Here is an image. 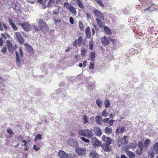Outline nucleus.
I'll list each match as a JSON object with an SVG mask.
<instances>
[{"label":"nucleus","instance_id":"680f3d73","mask_svg":"<svg viewBox=\"0 0 158 158\" xmlns=\"http://www.w3.org/2000/svg\"><path fill=\"white\" fill-rule=\"evenodd\" d=\"M6 36H7V37H6L7 38L9 39L8 40L10 41V42L12 41V38L11 37V36L9 34H7V33H6Z\"/></svg>","mask_w":158,"mask_h":158},{"label":"nucleus","instance_id":"9b49d317","mask_svg":"<svg viewBox=\"0 0 158 158\" xmlns=\"http://www.w3.org/2000/svg\"><path fill=\"white\" fill-rule=\"evenodd\" d=\"M68 143L72 146L76 147L78 146L77 142L71 138L69 139L67 141Z\"/></svg>","mask_w":158,"mask_h":158},{"label":"nucleus","instance_id":"de8ad7c7","mask_svg":"<svg viewBox=\"0 0 158 158\" xmlns=\"http://www.w3.org/2000/svg\"><path fill=\"white\" fill-rule=\"evenodd\" d=\"M95 1L96 2L98 3L102 7H103L104 6V4L102 2L101 0H95Z\"/></svg>","mask_w":158,"mask_h":158},{"label":"nucleus","instance_id":"7ed1b4c3","mask_svg":"<svg viewBox=\"0 0 158 158\" xmlns=\"http://www.w3.org/2000/svg\"><path fill=\"white\" fill-rule=\"evenodd\" d=\"M127 136H124L123 139H119L117 141V144L118 147L121 146L126 145L128 142V140H127Z\"/></svg>","mask_w":158,"mask_h":158},{"label":"nucleus","instance_id":"052dcab7","mask_svg":"<svg viewBox=\"0 0 158 158\" xmlns=\"http://www.w3.org/2000/svg\"><path fill=\"white\" fill-rule=\"evenodd\" d=\"M33 148L35 150V151L36 152L38 151L40 149V148L36 147V146L35 145H33Z\"/></svg>","mask_w":158,"mask_h":158},{"label":"nucleus","instance_id":"774afa93","mask_svg":"<svg viewBox=\"0 0 158 158\" xmlns=\"http://www.w3.org/2000/svg\"><path fill=\"white\" fill-rule=\"evenodd\" d=\"M2 25H3L4 27L6 30H7L8 29V27L5 23L3 22L2 23Z\"/></svg>","mask_w":158,"mask_h":158},{"label":"nucleus","instance_id":"f8f14e48","mask_svg":"<svg viewBox=\"0 0 158 158\" xmlns=\"http://www.w3.org/2000/svg\"><path fill=\"white\" fill-rule=\"evenodd\" d=\"M92 143L94 146L99 147L101 144V143L96 137H93L91 139Z\"/></svg>","mask_w":158,"mask_h":158},{"label":"nucleus","instance_id":"a18cd8bd","mask_svg":"<svg viewBox=\"0 0 158 158\" xmlns=\"http://www.w3.org/2000/svg\"><path fill=\"white\" fill-rule=\"evenodd\" d=\"M6 132L10 135H12L14 134L13 131L10 128H8Z\"/></svg>","mask_w":158,"mask_h":158},{"label":"nucleus","instance_id":"ea45409f","mask_svg":"<svg viewBox=\"0 0 158 158\" xmlns=\"http://www.w3.org/2000/svg\"><path fill=\"white\" fill-rule=\"evenodd\" d=\"M104 104L105 107L106 108L109 107L110 106V103L107 99L104 101Z\"/></svg>","mask_w":158,"mask_h":158},{"label":"nucleus","instance_id":"dca6fc26","mask_svg":"<svg viewBox=\"0 0 158 158\" xmlns=\"http://www.w3.org/2000/svg\"><path fill=\"white\" fill-rule=\"evenodd\" d=\"M24 45L29 53L33 54L34 53V49L31 46L27 44H24Z\"/></svg>","mask_w":158,"mask_h":158},{"label":"nucleus","instance_id":"e433bc0d","mask_svg":"<svg viewBox=\"0 0 158 158\" xmlns=\"http://www.w3.org/2000/svg\"><path fill=\"white\" fill-rule=\"evenodd\" d=\"M90 57L91 60L92 61H94L95 59V55L94 52H92L90 53Z\"/></svg>","mask_w":158,"mask_h":158},{"label":"nucleus","instance_id":"09e8293b","mask_svg":"<svg viewBox=\"0 0 158 158\" xmlns=\"http://www.w3.org/2000/svg\"><path fill=\"white\" fill-rule=\"evenodd\" d=\"M89 47L90 50H92L93 49V41L91 40L89 42Z\"/></svg>","mask_w":158,"mask_h":158},{"label":"nucleus","instance_id":"c756f323","mask_svg":"<svg viewBox=\"0 0 158 158\" xmlns=\"http://www.w3.org/2000/svg\"><path fill=\"white\" fill-rule=\"evenodd\" d=\"M103 27L105 31L108 35H111L112 34V32L109 27L106 26H104Z\"/></svg>","mask_w":158,"mask_h":158},{"label":"nucleus","instance_id":"f03ea898","mask_svg":"<svg viewBox=\"0 0 158 158\" xmlns=\"http://www.w3.org/2000/svg\"><path fill=\"white\" fill-rule=\"evenodd\" d=\"M37 23L39 27L40 28V31L44 32L48 28V26L42 19H40L37 21Z\"/></svg>","mask_w":158,"mask_h":158},{"label":"nucleus","instance_id":"2f4dec72","mask_svg":"<svg viewBox=\"0 0 158 158\" xmlns=\"http://www.w3.org/2000/svg\"><path fill=\"white\" fill-rule=\"evenodd\" d=\"M96 103L98 107L101 108L103 102L100 99H97L96 100Z\"/></svg>","mask_w":158,"mask_h":158},{"label":"nucleus","instance_id":"72a5a7b5","mask_svg":"<svg viewBox=\"0 0 158 158\" xmlns=\"http://www.w3.org/2000/svg\"><path fill=\"white\" fill-rule=\"evenodd\" d=\"M143 149L139 148L136 150L135 153L138 156H140L143 154Z\"/></svg>","mask_w":158,"mask_h":158},{"label":"nucleus","instance_id":"4c0bfd02","mask_svg":"<svg viewBox=\"0 0 158 158\" xmlns=\"http://www.w3.org/2000/svg\"><path fill=\"white\" fill-rule=\"evenodd\" d=\"M82 120L83 123L84 124L87 123L88 122L87 118L86 115H84L82 117Z\"/></svg>","mask_w":158,"mask_h":158},{"label":"nucleus","instance_id":"a211bd4d","mask_svg":"<svg viewBox=\"0 0 158 158\" xmlns=\"http://www.w3.org/2000/svg\"><path fill=\"white\" fill-rule=\"evenodd\" d=\"M126 154L130 158H134L135 156V154L132 152L127 150L126 151Z\"/></svg>","mask_w":158,"mask_h":158},{"label":"nucleus","instance_id":"bf43d9fd","mask_svg":"<svg viewBox=\"0 0 158 158\" xmlns=\"http://www.w3.org/2000/svg\"><path fill=\"white\" fill-rule=\"evenodd\" d=\"M94 68V64L93 63H90L89 69H92Z\"/></svg>","mask_w":158,"mask_h":158},{"label":"nucleus","instance_id":"6e6d98bb","mask_svg":"<svg viewBox=\"0 0 158 158\" xmlns=\"http://www.w3.org/2000/svg\"><path fill=\"white\" fill-rule=\"evenodd\" d=\"M79 26L80 28V29L81 30H82L84 28V26L83 23L81 22H79Z\"/></svg>","mask_w":158,"mask_h":158},{"label":"nucleus","instance_id":"5fc2aeb1","mask_svg":"<svg viewBox=\"0 0 158 158\" xmlns=\"http://www.w3.org/2000/svg\"><path fill=\"white\" fill-rule=\"evenodd\" d=\"M114 122V120L113 119L110 120L109 121L108 124L110 126H112Z\"/></svg>","mask_w":158,"mask_h":158},{"label":"nucleus","instance_id":"4d7b16f0","mask_svg":"<svg viewBox=\"0 0 158 158\" xmlns=\"http://www.w3.org/2000/svg\"><path fill=\"white\" fill-rule=\"evenodd\" d=\"M1 51L3 53H6L7 52V48L5 46H4L3 48H2Z\"/></svg>","mask_w":158,"mask_h":158},{"label":"nucleus","instance_id":"c03bdc74","mask_svg":"<svg viewBox=\"0 0 158 158\" xmlns=\"http://www.w3.org/2000/svg\"><path fill=\"white\" fill-rule=\"evenodd\" d=\"M32 27L34 30L36 31H39L40 30V28L37 26L33 24H32Z\"/></svg>","mask_w":158,"mask_h":158},{"label":"nucleus","instance_id":"20e7f679","mask_svg":"<svg viewBox=\"0 0 158 158\" xmlns=\"http://www.w3.org/2000/svg\"><path fill=\"white\" fill-rule=\"evenodd\" d=\"M15 35L19 44H23L24 40L20 32H16L15 33Z\"/></svg>","mask_w":158,"mask_h":158},{"label":"nucleus","instance_id":"0eeeda50","mask_svg":"<svg viewBox=\"0 0 158 158\" xmlns=\"http://www.w3.org/2000/svg\"><path fill=\"white\" fill-rule=\"evenodd\" d=\"M93 13L95 15V16L97 17V18H99L104 20V17L102 14L99 10L95 9L93 11Z\"/></svg>","mask_w":158,"mask_h":158},{"label":"nucleus","instance_id":"2eb2a0df","mask_svg":"<svg viewBox=\"0 0 158 158\" xmlns=\"http://www.w3.org/2000/svg\"><path fill=\"white\" fill-rule=\"evenodd\" d=\"M58 154L60 158H67L68 156V154L62 150L59 151Z\"/></svg>","mask_w":158,"mask_h":158},{"label":"nucleus","instance_id":"8fccbe9b","mask_svg":"<svg viewBox=\"0 0 158 158\" xmlns=\"http://www.w3.org/2000/svg\"><path fill=\"white\" fill-rule=\"evenodd\" d=\"M86 52V50L85 49L83 48L81 50V55L82 57L85 56V53Z\"/></svg>","mask_w":158,"mask_h":158},{"label":"nucleus","instance_id":"338daca9","mask_svg":"<svg viewBox=\"0 0 158 158\" xmlns=\"http://www.w3.org/2000/svg\"><path fill=\"white\" fill-rule=\"evenodd\" d=\"M26 1L29 3H30L31 4H34L35 3V1H33L31 0H26Z\"/></svg>","mask_w":158,"mask_h":158},{"label":"nucleus","instance_id":"393cba45","mask_svg":"<svg viewBox=\"0 0 158 158\" xmlns=\"http://www.w3.org/2000/svg\"><path fill=\"white\" fill-rule=\"evenodd\" d=\"M150 143V140L148 139H147L144 142V149H146L148 148Z\"/></svg>","mask_w":158,"mask_h":158},{"label":"nucleus","instance_id":"79ce46f5","mask_svg":"<svg viewBox=\"0 0 158 158\" xmlns=\"http://www.w3.org/2000/svg\"><path fill=\"white\" fill-rule=\"evenodd\" d=\"M138 146L139 148L143 149L144 148V145L142 142H139L138 144Z\"/></svg>","mask_w":158,"mask_h":158},{"label":"nucleus","instance_id":"58836bf2","mask_svg":"<svg viewBox=\"0 0 158 158\" xmlns=\"http://www.w3.org/2000/svg\"><path fill=\"white\" fill-rule=\"evenodd\" d=\"M72 6L69 2H64V7L69 10Z\"/></svg>","mask_w":158,"mask_h":158},{"label":"nucleus","instance_id":"e2e57ef3","mask_svg":"<svg viewBox=\"0 0 158 158\" xmlns=\"http://www.w3.org/2000/svg\"><path fill=\"white\" fill-rule=\"evenodd\" d=\"M69 22L70 23L72 24H73L74 23V20L73 18L71 17L69 18Z\"/></svg>","mask_w":158,"mask_h":158},{"label":"nucleus","instance_id":"49530a36","mask_svg":"<svg viewBox=\"0 0 158 158\" xmlns=\"http://www.w3.org/2000/svg\"><path fill=\"white\" fill-rule=\"evenodd\" d=\"M60 8V7L58 6L57 9L53 11V13L54 14H55L56 15H58L59 13V10Z\"/></svg>","mask_w":158,"mask_h":158},{"label":"nucleus","instance_id":"3c124183","mask_svg":"<svg viewBox=\"0 0 158 158\" xmlns=\"http://www.w3.org/2000/svg\"><path fill=\"white\" fill-rule=\"evenodd\" d=\"M80 138L85 143H88L90 142V141L88 139H86L83 137H81Z\"/></svg>","mask_w":158,"mask_h":158},{"label":"nucleus","instance_id":"ddd939ff","mask_svg":"<svg viewBox=\"0 0 158 158\" xmlns=\"http://www.w3.org/2000/svg\"><path fill=\"white\" fill-rule=\"evenodd\" d=\"M125 131V128L123 127H117L115 130L116 134L117 135H119L120 133H122L124 132Z\"/></svg>","mask_w":158,"mask_h":158},{"label":"nucleus","instance_id":"4be33fe9","mask_svg":"<svg viewBox=\"0 0 158 158\" xmlns=\"http://www.w3.org/2000/svg\"><path fill=\"white\" fill-rule=\"evenodd\" d=\"M86 36L88 38H90L91 37L90 28L89 27H86L85 29Z\"/></svg>","mask_w":158,"mask_h":158},{"label":"nucleus","instance_id":"cd10ccee","mask_svg":"<svg viewBox=\"0 0 158 158\" xmlns=\"http://www.w3.org/2000/svg\"><path fill=\"white\" fill-rule=\"evenodd\" d=\"M105 131L107 135L111 134L112 131V129L108 127H106L105 129Z\"/></svg>","mask_w":158,"mask_h":158},{"label":"nucleus","instance_id":"864d4df0","mask_svg":"<svg viewBox=\"0 0 158 158\" xmlns=\"http://www.w3.org/2000/svg\"><path fill=\"white\" fill-rule=\"evenodd\" d=\"M46 0H37V2L42 5H44Z\"/></svg>","mask_w":158,"mask_h":158},{"label":"nucleus","instance_id":"c85d7f7f","mask_svg":"<svg viewBox=\"0 0 158 158\" xmlns=\"http://www.w3.org/2000/svg\"><path fill=\"white\" fill-rule=\"evenodd\" d=\"M109 145L107 144H103L102 146V149L105 151L108 152L110 150V148L109 147Z\"/></svg>","mask_w":158,"mask_h":158},{"label":"nucleus","instance_id":"bb28decb","mask_svg":"<svg viewBox=\"0 0 158 158\" xmlns=\"http://www.w3.org/2000/svg\"><path fill=\"white\" fill-rule=\"evenodd\" d=\"M56 6L55 2L53 0H50L48 4V7L50 8Z\"/></svg>","mask_w":158,"mask_h":158},{"label":"nucleus","instance_id":"0e129e2a","mask_svg":"<svg viewBox=\"0 0 158 158\" xmlns=\"http://www.w3.org/2000/svg\"><path fill=\"white\" fill-rule=\"evenodd\" d=\"M1 36L2 38L5 39H7V36L6 35H6L4 34L3 33L1 34Z\"/></svg>","mask_w":158,"mask_h":158},{"label":"nucleus","instance_id":"aec40b11","mask_svg":"<svg viewBox=\"0 0 158 158\" xmlns=\"http://www.w3.org/2000/svg\"><path fill=\"white\" fill-rule=\"evenodd\" d=\"M16 55V63L18 66L20 65L21 63V59L17 51L15 52Z\"/></svg>","mask_w":158,"mask_h":158},{"label":"nucleus","instance_id":"37998d69","mask_svg":"<svg viewBox=\"0 0 158 158\" xmlns=\"http://www.w3.org/2000/svg\"><path fill=\"white\" fill-rule=\"evenodd\" d=\"M101 115L104 117H106L107 116L108 114L106 110H104L102 111L101 113Z\"/></svg>","mask_w":158,"mask_h":158},{"label":"nucleus","instance_id":"9d476101","mask_svg":"<svg viewBox=\"0 0 158 158\" xmlns=\"http://www.w3.org/2000/svg\"><path fill=\"white\" fill-rule=\"evenodd\" d=\"M75 151L79 155H84L86 153V150L85 149L79 148H77L75 149Z\"/></svg>","mask_w":158,"mask_h":158},{"label":"nucleus","instance_id":"13d9d810","mask_svg":"<svg viewBox=\"0 0 158 158\" xmlns=\"http://www.w3.org/2000/svg\"><path fill=\"white\" fill-rule=\"evenodd\" d=\"M19 52H20V56L21 57H23V52L22 50V49L21 48H19Z\"/></svg>","mask_w":158,"mask_h":158},{"label":"nucleus","instance_id":"603ef678","mask_svg":"<svg viewBox=\"0 0 158 158\" xmlns=\"http://www.w3.org/2000/svg\"><path fill=\"white\" fill-rule=\"evenodd\" d=\"M38 139H41V135L40 134H38L37 135L35 139V140L36 141Z\"/></svg>","mask_w":158,"mask_h":158},{"label":"nucleus","instance_id":"423d86ee","mask_svg":"<svg viewBox=\"0 0 158 158\" xmlns=\"http://www.w3.org/2000/svg\"><path fill=\"white\" fill-rule=\"evenodd\" d=\"M102 44L104 46L108 45L110 43L109 37L107 38L106 36L102 37L100 38Z\"/></svg>","mask_w":158,"mask_h":158},{"label":"nucleus","instance_id":"f3484780","mask_svg":"<svg viewBox=\"0 0 158 158\" xmlns=\"http://www.w3.org/2000/svg\"><path fill=\"white\" fill-rule=\"evenodd\" d=\"M95 120L96 123L99 125L102 123V118L100 115H97L95 117Z\"/></svg>","mask_w":158,"mask_h":158},{"label":"nucleus","instance_id":"5701e85b","mask_svg":"<svg viewBox=\"0 0 158 158\" xmlns=\"http://www.w3.org/2000/svg\"><path fill=\"white\" fill-rule=\"evenodd\" d=\"M96 20L97 21V23L98 25L101 27H104V23L103 22L102 20H101V19L99 18H96Z\"/></svg>","mask_w":158,"mask_h":158},{"label":"nucleus","instance_id":"1a4fd4ad","mask_svg":"<svg viewBox=\"0 0 158 158\" xmlns=\"http://www.w3.org/2000/svg\"><path fill=\"white\" fill-rule=\"evenodd\" d=\"M82 38L81 36H80L78 39V40H75L73 42V45L74 47H76L77 45L79 46H80L82 42Z\"/></svg>","mask_w":158,"mask_h":158},{"label":"nucleus","instance_id":"6e6552de","mask_svg":"<svg viewBox=\"0 0 158 158\" xmlns=\"http://www.w3.org/2000/svg\"><path fill=\"white\" fill-rule=\"evenodd\" d=\"M6 43L9 51L10 52H13L15 50V48L13 45L9 40H7Z\"/></svg>","mask_w":158,"mask_h":158},{"label":"nucleus","instance_id":"473e14b6","mask_svg":"<svg viewBox=\"0 0 158 158\" xmlns=\"http://www.w3.org/2000/svg\"><path fill=\"white\" fill-rule=\"evenodd\" d=\"M137 143L135 141L130 143L129 147L131 148H135L136 147Z\"/></svg>","mask_w":158,"mask_h":158},{"label":"nucleus","instance_id":"412c9836","mask_svg":"<svg viewBox=\"0 0 158 158\" xmlns=\"http://www.w3.org/2000/svg\"><path fill=\"white\" fill-rule=\"evenodd\" d=\"M89 156L91 158H98V153L96 151H92L89 153Z\"/></svg>","mask_w":158,"mask_h":158},{"label":"nucleus","instance_id":"b1692460","mask_svg":"<svg viewBox=\"0 0 158 158\" xmlns=\"http://www.w3.org/2000/svg\"><path fill=\"white\" fill-rule=\"evenodd\" d=\"M153 150H154V153L157 154L158 153V142L155 143L153 145Z\"/></svg>","mask_w":158,"mask_h":158},{"label":"nucleus","instance_id":"39448f33","mask_svg":"<svg viewBox=\"0 0 158 158\" xmlns=\"http://www.w3.org/2000/svg\"><path fill=\"white\" fill-rule=\"evenodd\" d=\"M19 24L26 31H29L31 28V25L28 22L19 23Z\"/></svg>","mask_w":158,"mask_h":158},{"label":"nucleus","instance_id":"c9c22d12","mask_svg":"<svg viewBox=\"0 0 158 158\" xmlns=\"http://www.w3.org/2000/svg\"><path fill=\"white\" fill-rule=\"evenodd\" d=\"M70 12L74 15H76L77 14V11L75 8L73 6L69 9Z\"/></svg>","mask_w":158,"mask_h":158},{"label":"nucleus","instance_id":"f704fd0d","mask_svg":"<svg viewBox=\"0 0 158 158\" xmlns=\"http://www.w3.org/2000/svg\"><path fill=\"white\" fill-rule=\"evenodd\" d=\"M15 12L18 14H20L21 12V10L20 8L17 6H15L14 8Z\"/></svg>","mask_w":158,"mask_h":158},{"label":"nucleus","instance_id":"a19ab883","mask_svg":"<svg viewBox=\"0 0 158 158\" xmlns=\"http://www.w3.org/2000/svg\"><path fill=\"white\" fill-rule=\"evenodd\" d=\"M154 150H150L149 151L148 154L150 156L151 158H153L154 157Z\"/></svg>","mask_w":158,"mask_h":158},{"label":"nucleus","instance_id":"7c9ffc66","mask_svg":"<svg viewBox=\"0 0 158 158\" xmlns=\"http://www.w3.org/2000/svg\"><path fill=\"white\" fill-rule=\"evenodd\" d=\"M76 2L79 7L81 9H83L84 8V6L80 0H76Z\"/></svg>","mask_w":158,"mask_h":158},{"label":"nucleus","instance_id":"6ab92c4d","mask_svg":"<svg viewBox=\"0 0 158 158\" xmlns=\"http://www.w3.org/2000/svg\"><path fill=\"white\" fill-rule=\"evenodd\" d=\"M94 132L97 136H98L102 135V133L101 130L99 127H95L94 128Z\"/></svg>","mask_w":158,"mask_h":158},{"label":"nucleus","instance_id":"a878e982","mask_svg":"<svg viewBox=\"0 0 158 158\" xmlns=\"http://www.w3.org/2000/svg\"><path fill=\"white\" fill-rule=\"evenodd\" d=\"M8 20L10 24L11 25L12 28L15 31L18 30L17 27L15 25L14 23L13 22L12 20L10 18H9L8 19Z\"/></svg>","mask_w":158,"mask_h":158},{"label":"nucleus","instance_id":"f257e3e1","mask_svg":"<svg viewBox=\"0 0 158 158\" xmlns=\"http://www.w3.org/2000/svg\"><path fill=\"white\" fill-rule=\"evenodd\" d=\"M78 134L81 136H83L87 137L88 138H91L93 135L92 129H85V130H79L78 132Z\"/></svg>","mask_w":158,"mask_h":158},{"label":"nucleus","instance_id":"4468645a","mask_svg":"<svg viewBox=\"0 0 158 158\" xmlns=\"http://www.w3.org/2000/svg\"><path fill=\"white\" fill-rule=\"evenodd\" d=\"M102 141L106 143L105 144L109 145L111 143V140L110 138L108 137H106L105 135L102 136Z\"/></svg>","mask_w":158,"mask_h":158},{"label":"nucleus","instance_id":"69168bd1","mask_svg":"<svg viewBox=\"0 0 158 158\" xmlns=\"http://www.w3.org/2000/svg\"><path fill=\"white\" fill-rule=\"evenodd\" d=\"M109 120V118H106L104 119L102 121L104 123H107L108 122Z\"/></svg>","mask_w":158,"mask_h":158}]
</instances>
